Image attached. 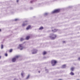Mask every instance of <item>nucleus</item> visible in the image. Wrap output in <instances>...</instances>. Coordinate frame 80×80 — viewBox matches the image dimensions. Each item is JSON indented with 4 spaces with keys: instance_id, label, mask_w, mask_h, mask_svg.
Segmentation results:
<instances>
[{
    "instance_id": "30",
    "label": "nucleus",
    "mask_w": 80,
    "mask_h": 80,
    "mask_svg": "<svg viewBox=\"0 0 80 80\" xmlns=\"http://www.w3.org/2000/svg\"><path fill=\"white\" fill-rule=\"evenodd\" d=\"M17 2L18 3V0H17Z\"/></svg>"
},
{
    "instance_id": "29",
    "label": "nucleus",
    "mask_w": 80,
    "mask_h": 80,
    "mask_svg": "<svg viewBox=\"0 0 80 80\" xmlns=\"http://www.w3.org/2000/svg\"><path fill=\"white\" fill-rule=\"evenodd\" d=\"M63 43H65V41H63Z\"/></svg>"
},
{
    "instance_id": "15",
    "label": "nucleus",
    "mask_w": 80,
    "mask_h": 80,
    "mask_svg": "<svg viewBox=\"0 0 80 80\" xmlns=\"http://www.w3.org/2000/svg\"><path fill=\"white\" fill-rule=\"evenodd\" d=\"M70 74L71 75H74V73H73V72H71Z\"/></svg>"
},
{
    "instance_id": "6",
    "label": "nucleus",
    "mask_w": 80,
    "mask_h": 80,
    "mask_svg": "<svg viewBox=\"0 0 80 80\" xmlns=\"http://www.w3.org/2000/svg\"><path fill=\"white\" fill-rule=\"evenodd\" d=\"M26 22H28V21H26L24 22V23L22 25V27H24V26H25V25H27V23H26Z\"/></svg>"
},
{
    "instance_id": "7",
    "label": "nucleus",
    "mask_w": 80,
    "mask_h": 80,
    "mask_svg": "<svg viewBox=\"0 0 80 80\" xmlns=\"http://www.w3.org/2000/svg\"><path fill=\"white\" fill-rule=\"evenodd\" d=\"M25 75V73L24 72H23V71H22V72L21 73V75L22 77L23 78L24 77H23V76Z\"/></svg>"
},
{
    "instance_id": "17",
    "label": "nucleus",
    "mask_w": 80,
    "mask_h": 80,
    "mask_svg": "<svg viewBox=\"0 0 80 80\" xmlns=\"http://www.w3.org/2000/svg\"><path fill=\"white\" fill-rule=\"evenodd\" d=\"M43 28V27H41L39 28V30H42Z\"/></svg>"
},
{
    "instance_id": "33",
    "label": "nucleus",
    "mask_w": 80,
    "mask_h": 80,
    "mask_svg": "<svg viewBox=\"0 0 80 80\" xmlns=\"http://www.w3.org/2000/svg\"><path fill=\"white\" fill-rule=\"evenodd\" d=\"M1 58V56H0V59Z\"/></svg>"
},
{
    "instance_id": "10",
    "label": "nucleus",
    "mask_w": 80,
    "mask_h": 80,
    "mask_svg": "<svg viewBox=\"0 0 80 80\" xmlns=\"http://www.w3.org/2000/svg\"><path fill=\"white\" fill-rule=\"evenodd\" d=\"M62 68H66V65L65 64V65H63L62 66Z\"/></svg>"
},
{
    "instance_id": "31",
    "label": "nucleus",
    "mask_w": 80,
    "mask_h": 80,
    "mask_svg": "<svg viewBox=\"0 0 80 80\" xmlns=\"http://www.w3.org/2000/svg\"><path fill=\"white\" fill-rule=\"evenodd\" d=\"M58 80H62V79H58Z\"/></svg>"
},
{
    "instance_id": "11",
    "label": "nucleus",
    "mask_w": 80,
    "mask_h": 80,
    "mask_svg": "<svg viewBox=\"0 0 80 80\" xmlns=\"http://www.w3.org/2000/svg\"><path fill=\"white\" fill-rule=\"evenodd\" d=\"M31 27V26H30V25L28 26L26 28L27 30H29Z\"/></svg>"
},
{
    "instance_id": "22",
    "label": "nucleus",
    "mask_w": 80,
    "mask_h": 80,
    "mask_svg": "<svg viewBox=\"0 0 80 80\" xmlns=\"http://www.w3.org/2000/svg\"><path fill=\"white\" fill-rule=\"evenodd\" d=\"M46 53H47V52L45 51H44L43 52V55H45V54H46Z\"/></svg>"
},
{
    "instance_id": "34",
    "label": "nucleus",
    "mask_w": 80,
    "mask_h": 80,
    "mask_svg": "<svg viewBox=\"0 0 80 80\" xmlns=\"http://www.w3.org/2000/svg\"><path fill=\"white\" fill-rule=\"evenodd\" d=\"M1 31V29H0V32Z\"/></svg>"
},
{
    "instance_id": "24",
    "label": "nucleus",
    "mask_w": 80,
    "mask_h": 80,
    "mask_svg": "<svg viewBox=\"0 0 80 80\" xmlns=\"http://www.w3.org/2000/svg\"><path fill=\"white\" fill-rule=\"evenodd\" d=\"M5 56L6 57H7V56H8V54H7V53H6L5 54Z\"/></svg>"
},
{
    "instance_id": "27",
    "label": "nucleus",
    "mask_w": 80,
    "mask_h": 80,
    "mask_svg": "<svg viewBox=\"0 0 80 80\" xmlns=\"http://www.w3.org/2000/svg\"><path fill=\"white\" fill-rule=\"evenodd\" d=\"M32 9H33V8H30V10H32Z\"/></svg>"
},
{
    "instance_id": "14",
    "label": "nucleus",
    "mask_w": 80,
    "mask_h": 80,
    "mask_svg": "<svg viewBox=\"0 0 80 80\" xmlns=\"http://www.w3.org/2000/svg\"><path fill=\"white\" fill-rule=\"evenodd\" d=\"M48 15V13H45L44 14V15L45 17H46V16H47V15Z\"/></svg>"
},
{
    "instance_id": "5",
    "label": "nucleus",
    "mask_w": 80,
    "mask_h": 80,
    "mask_svg": "<svg viewBox=\"0 0 80 80\" xmlns=\"http://www.w3.org/2000/svg\"><path fill=\"white\" fill-rule=\"evenodd\" d=\"M18 48H19V49H20V50H23V44H19Z\"/></svg>"
},
{
    "instance_id": "12",
    "label": "nucleus",
    "mask_w": 80,
    "mask_h": 80,
    "mask_svg": "<svg viewBox=\"0 0 80 80\" xmlns=\"http://www.w3.org/2000/svg\"><path fill=\"white\" fill-rule=\"evenodd\" d=\"M30 36H27L26 38V40H29L30 38Z\"/></svg>"
},
{
    "instance_id": "1",
    "label": "nucleus",
    "mask_w": 80,
    "mask_h": 80,
    "mask_svg": "<svg viewBox=\"0 0 80 80\" xmlns=\"http://www.w3.org/2000/svg\"><path fill=\"white\" fill-rule=\"evenodd\" d=\"M56 37L57 36H56V35H55L53 34H52L51 36H49V37L51 39H52V40H54V39L56 38Z\"/></svg>"
},
{
    "instance_id": "16",
    "label": "nucleus",
    "mask_w": 80,
    "mask_h": 80,
    "mask_svg": "<svg viewBox=\"0 0 80 80\" xmlns=\"http://www.w3.org/2000/svg\"><path fill=\"white\" fill-rule=\"evenodd\" d=\"M24 40V39H23V38H21V39H20V41L21 42L23 41Z\"/></svg>"
},
{
    "instance_id": "25",
    "label": "nucleus",
    "mask_w": 80,
    "mask_h": 80,
    "mask_svg": "<svg viewBox=\"0 0 80 80\" xmlns=\"http://www.w3.org/2000/svg\"><path fill=\"white\" fill-rule=\"evenodd\" d=\"M12 52V49H11L10 50L9 52Z\"/></svg>"
},
{
    "instance_id": "20",
    "label": "nucleus",
    "mask_w": 80,
    "mask_h": 80,
    "mask_svg": "<svg viewBox=\"0 0 80 80\" xmlns=\"http://www.w3.org/2000/svg\"><path fill=\"white\" fill-rule=\"evenodd\" d=\"M34 2V0H32L31 1L30 3H33V2Z\"/></svg>"
},
{
    "instance_id": "21",
    "label": "nucleus",
    "mask_w": 80,
    "mask_h": 80,
    "mask_svg": "<svg viewBox=\"0 0 80 80\" xmlns=\"http://www.w3.org/2000/svg\"><path fill=\"white\" fill-rule=\"evenodd\" d=\"M3 48V44L1 45V48L2 49V48Z\"/></svg>"
},
{
    "instance_id": "32",
    "label": "nucleus",
    "mask_w": 80,
    "mask_h": 80,
    "mask_svg": "<svg viewBox=\"0 0 80 80\" xmlns=\"http://www.w3.org/2000/svg\"><path fill=\"white\" fill-rule=\"evenodd\" d=\"M40 71H38L39 73H40Z\"/></svg>"
},
{
    "instance_id": "19",
    "label": "nucleus",
    "mask_w": 80,
    "mask_h": 80,
    "mask_svg": "<svg viewBox=\"0 0 80 80\" xmlns=\"http://www.w3.org/2000/svg\"><path fill=\"white\" fill-rule=\"evenodd\" d=\"M29 77H30V75L29 74L28 76L26 78V79H28V78H29Z\"/></svg>"
},
{
    "instance_id": "28",
    "label": "nucleus",
    "mask_w": 80,
    "mask_h": 80,
    "mask_svg": "<svg viewBox=\"0 0 80 80\" xmlns=\"http://www.w3.org/2000/svg\"><path fill=\"white\" fill-rule=\"evenodd\" d=\"M78 60H79L80 61V58H78Z\"/></svg>"
},
{
    "instance_id": "13",
    "label": "nucleus",
    "mask_w": 80,
    "mask_h": 80,
    "mask_svg": "<svg viewBox=\"0 0 80 80\" xmlns=\"http://www.w3.org/2000/svg\"><path fill=\"white\" fill-rule=\"evenodd\" d=\"M45 70L46 72V73H48V69H46V68H45Z\"/></svg>"
},
{
    "instance_id": "8",
    "label": "nucleus",
    "mask_w": 80,
    "mask_h": 80,
    "mask_svg": "<svg viewBox=\"0 0 80 80\" xmlns=\"http://www.w3.org/2000/svg\"><path fill=\"white\" fill-rule=\"evenodd\" d=\"M16 61V58H13L12 59V62H15Z\"/></svg>"
},
{
    "instance_id": "35",
    "label": "nucleus",
    "mask_w": 80,
    "mask_h": 80,
    "mask_svg": "<svg viewBox=\"0 0 80 80\" xmlns=\"http://www.w3.org/2000/svg\"><path fill=\"white\" fill-rule=\"evenodd\" d=\"M70 7H69V8H70Z\"/></svg>"
},
{
    "instance_id": "26",
    "label": "nucleus",
    "mask_w": 80,
    "mask_h": 80,
    "mask_svg": "<svg viewBox=\"0 0 80 80\" xmlns=\"http://www.w3.org/2000/svg\"><path fill=\"white\" fill-rule=\"evenodd\" d=\"M17 20H18V19H15L14 20V21H17Z\"/></svg>"
},
{
    "instance_id": "2",
    "label": "nucleus",
    "mask_w": 80,
    "mask_h": 80,
    "mask_svg": "<svg viewBox=\"0 0 80 80\" xmlns=\"http://www.w3.org/2000/svg\"><path fill=\"white\" fill-rule=\"evenodd\" d=\"M57 61L55 60H52L51 61V64L52 66H55V65H56V64L57 63Z\"/></svg>"
},
{
    "instance_id": "3",
    "label": "nucleus",
    "mask_w": 80,
    "mask_h": 80,
    "mask_svg": "<svg viewBox=\"0 0 80 80\" xmlns=\"http://www.w3.org/2000/svg\"><path fill=\"white\" fill-rule=\"evenodd\" d=\"M32 54H35L37 53V50L35 49H33L31 51Z\"/></svg>"
},
{
    "instance_id": "9",
    "label": "nucleus",
    "mask_w": 80,
    "mask_h": 80,
    "mask_svg": "<svg viewBox=\"0 0 80 80\" xmlns=\"http://www.w3.org/2000/svg\"><path fill=\"white\" fill-rule=\"evenodd\" d=\"M57 29H54V30H52V32H57Z\"/></svg>"
},
{
    "instance_id": "23",
    "label": "nucleus",
    "mask_w": 80,
    "mask_h": 80,
    "mask_svg": "<svg viewBox=\"0 0 80 80\" xmlns=\"http://www.w3.org/2000/svg\"><path fill=\"white\" fill-rule=\"evenodd\" d=\"M15 58H18V56H15Z\"/></svg>"
},
{
    "instance_id": "4",
    "label": "nucleus",
    "mask_w": 80,
    "mask_h": 80,
    "mask_svg": "<svg viewBox=\"0 0 80 80\" xmlns=\"http://www.w3.org/2000/svg\"><path fill=\"white\" fill-rule=\"evenodd\" d=\"M60 12V9H56L53 11L52 12V13H58Z\"/></svg>"
},
{
    "instance_id": "18",
    "label": "nucleus",
    "mask_w": 80,
    "mask_h": 80,
    "mask_svg": "<svg viewBox=\"0 0 80 80\" xmlns=\"http://www.w3.org/2000/svg\"><path fill=\"white\" fill-rule=\"evenodd\" d=\"M71 70L72 71H73V70H74V68L72 67L71 68Z\"/></svg>"
}]
</instances>
